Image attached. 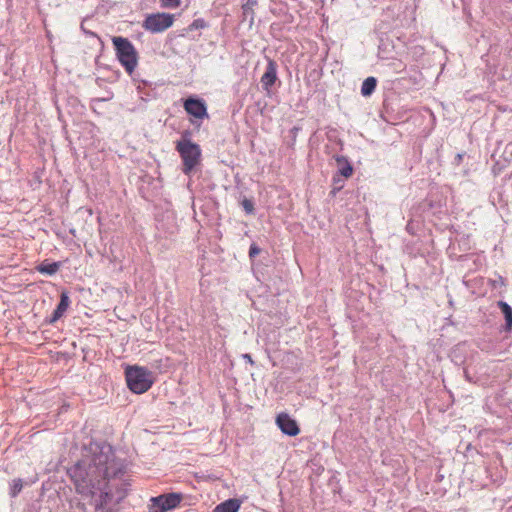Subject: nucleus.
<instances>
[{
	"label": "nucleus",
	"instance_id": "412c9836",
	"mask_svg": "<svg viewBox=\"0 0 512 512\" xmlns=\"http://www.w3.org/2000/svg\"><path fill=\"white\" fill-rule=\"evenodd\" d=\"M161 7L168 9L178 8L181 4V0H160Z\"/></svg>",
	"mask_w": 512,
	"mask_h": 512
},
{
	"label": "nucleus",
	"instance_id": "dca6fc26",
	"mask_svg": "<svg viewBox=\"0 0 512 512\" xmlns=\"http://www.w3.org/2000/svg\"><path fill=\"white\" fill-rule=\"evenodd\" d=\"M376 85H377L376 78H374L372 76L367 77L362 83L361 94L365 97L370 96L375 91Z\"/></svg>",
	"mask_w": 512,
	"mask_h": 512
},
{
	"label": "nucleus",
	"instance_id": "1a4fd4ad",
	"mask_svg": "<svg viewBox=\"0 0 512 512\" xmlns=\"http://www.w3.org/2000/svg\"><path fill=\"white\" fill-rule=\"evenodd\" d=\"M497 306L501 310L504 319H505V325L503 327V330L505 332H511L512 331V307L505 301L500 300L497 302Z\"/></svg>",
	"mask_w": 512,
	"mask_h": 512
},
{
	"label": "nucleus",
	"instance_id": "423d86ee",
	"mask_svg": "<svg viewBox=\"0 0 512 512\" xmlns=\"http://www.w3.org/2000/svg\"><path fill=\"white\" fill-rule=\"evenodd\" d=\"M183 107L187 114L194 117L195 119L202 120L209 117L207 112V105L201 98L190 96L184 100Z\"/></svg>",
	"mask_w": 512,
	"mask_h": 512
},
{
	"label": "nucleus",
	"instance_id": "f03ea898",
	"mask_svg": "<svg viewBox=\"0 0 512 512\" xmlns=\"http://www.w3.org/2000/svg\"><path fill=\"white\" fill-rule=\"evenodd\" d=\"M191 133L185 131L182 133L181 139L176 142V151L179 153L184 174L188 175L198 165L201 158L200 146L190 139Z\"/></svg>",
	"mask_w": 512,
	"mask_h": 512
},
{
	"label": "nucleus",
	"instance_id": "393cba45",
	"mask_svg": "<svg viewBox=\"0 0 512 512\" xmlns=\"http://www.w3.org/2000/svg\"><path fill=\"white\" fill-rule=\"evenodd\" d=\"M64 315V312L62 311H59L57 308L53 311L50 319H49V323H54L56 321H58L62 316Z\"/></svg>",
	"mask_w": 512,
	"mask_h": 512
},
{
	"label": "nucleus",
	"instance_id": "6e6552de",
	"mask_svg": "<svg viewBox=\"0 0 512 512\" xmlns=\"http://www.w3.org/2000/svg\"><path fill=\"white\" fill-rule=\"evenodd\" d=\"M277 80V65L273 60H269L266 66V70L261 77L262 88L269 91L270 88L275 84Z\"/></svg>",
	"mask_w": 512,
	"mask_h": 512
},
{
	"label": "nucleus",
	"instance_id": "2eb2a0df",
	"mask_svg": "<svg viewBox=\"0 0 512 512\" xmlns=\"http://www.w3.org/2000/svg\"><path fill=\"white\" fill-rule=\"evenodd\" d=\"M148 509H149V512H168L169 511L165 505V502L162 500V498L159 495L152 497L150 499Z\"/></svg>",
	"mask_w": 512,
	"mask_h": 512
},
{
	"label": "nucleus",
	"instance_id": "f257e3e1",
	"mask_svg": "<svg viewBox=\"0 0 512 512\" xmlns=\"http://www.w3.org/2000/svg\"><path fill=\"white\" fill-rule=\"evenodd\" d=\"M91 455L70 469V476L79 494L97 497L96 508L119 504L130 487L126 479L127 463L115 455L106 442H91Z\"/></svg>",
	"mask_w": 512,
	"mask_h": 512
},
{
	"label": "nucleus",
	"instance_id": "cd10ccee",
	"mask_svg": "<svg viewBox=\"0 0 512 512\" xmlns=\"http://www.w3.org/2000/svg\"><path fill=\"white\" fill-rule=\"evenodd\" d=\"M243 358H244L247 362H249L251 365H253V364H254V361L252 360V357H251V355H250V354H243Z\"/></svg>",
	"mask_w": 512,
	"mask_h": 512
},
{
	"label": "nucleus",
	"instance_id": "4468645a",
	"mask_svg": "<svg viewBox=\"0 0 512 512\" xmlns=\"http://www.w3.org/2000/svg\"><path fill=\"white\" fill-rule=\"evenodd\" d=\"M258 4V0H243L242 3V15L243 20L249 19L252 24L254 21V7Z\"/></svg>",
	"mask_w": 512,
	"mask_h": 512
},
{
	"label": "nucleus",
	"instance_id": "c756f323",
	"mask_svg": "<svg viewBox=\"0 0 512 512\" xmlns=\"http://www.w3.org/2000/svg\"><path fill=\"white\" fill-rule=\"evenodd\" d=\"M111 97H107V98H98L96 99L95 101H107L109 100Z\"/></svg>",
	"mask_w": 512,
	"mask_h": 512
},
{
	"label": "nucleus",
	"instance_id": "0eeeda50",
	"mask_svg": "<svg viewBox=\"0 0 512 512\" xmlns=\"http://www.w3.org/2000/svg\"><path fill=\"white\" fill-rule=\"evenodd\" d=\"M276 424L285 435L296 436L300 433V428L297 422L287 413H280L276 417Z\"/></svg>",
	"mask_w": 512,
	"mask_h": 512
},
{
	"label": "nucleus",
	"instance_id": "ddd939ff",
	"mask_svg": "<svg viewBox=\"0 0 512 512\" xmlns=\"http://www.w3.org/2000/svg\"><path fill=\"white\" fill-rule=\"evenodd\" d=\"M338 164V174L348 178L353 173V167L345 156L338 155L335 157Z\"/></svg>",
	"mask_w": 512,
	"mask_h": 512
},
{
	"label": "nucleus",
	"instance_id": "c85d7f7f",
	"mask_svg": "<svg viewBox=\"0 0 512 512\" xmlns=\"http://www.w3.org/2000/svg\"><path fill=\"white\" fill-rule=\"evenodd\" d=\"M81 29L84 31V33H86L87 35H90V36H96L95 33L91 32V31H88V29H85L83 25H81Z\"/></svg>",
	"mask_w": 512,
	"mask_h": 512
},
{
	"label": "nucleus",
	"instance_id": "20e7f679",
	"mask_svg": "<svg viewBox=\"0 0 512 512\" xmlns=\"http://www.w3.org/2000/svg\"><path fill=\"white\" fill-rule=\"evenodd\" d=\"M126 382L129 389L136 394L148 391L154 383L150 370L140 366H128L125 370Z\"/></svg>",
	"mask_w": 512,
	"mask_h": 512
},
{
	"label": "nucleus",
	"instance_id": "bb28decb",
	"mask_svg": "<svg viewBox=\"0 0 512 512\" xmlns=\"http://www.w3.org/2000/svg\"><path fill=\"white\" fill-rule=\"evenodd\" d=\"M339 179H337L335 176L333 177V183H334V187H333V190H332V193L333 194H336L338 191H340L343 187V184H340L339 183Z\"/></svg>",
	"mask_w": 512,
	"mask_h": 512
},
{
	"label": "nucleus",
	"instance_id": "a878e982",
	"mask_svg": "<svg viewBox=\"0 0 512 512\" xmlns=\"http://www.w3.org/2000/svg\"><path fill=\"white\" fill-rule=\"evenodd\" d=\"M64 315V312L62 311H59L57 308L53 311L50 319H49V323H54L56 321H58L62 316Z\"/></svg>",
	"mask_w": 512,
	"mask_h": 512
},
{
	"label": "nucleus",
	"instance_id": "b1692460",
	"mask_svg": "<svg viewBox=\"0 0 512 512\" xmlns=\"http://www.w3.org/2000/svg\"><path fill=\"white\" fill-rule=\"evenodd\" d=\"M261 249L258 247L257 244L252 243L249 248V257L254 258L260 253Z\"/></svg>",
	"mask_w": 512,
	"mask_h": 512
},
{
	"label": "nucleus",
	"instance_id": "5701e85b",
	"mask_svg": "<svg viewBox=\"0 0 512 512\" xmlns=\"http://www.w3.org/2000/svg\"><path fill=\"white\" fill-rule=\"evenodd\" d=\"M241 205L244 209V211L247 213V214H253L254 213V203L249 200V199H244L242 202H241Z\"/></svg>",
	"mask_w": 512,
	"mask_h": 512
},
{
	"label": "nucleus",
	"instance_id": "f3484780",
	"mask_svg": "<svg viewBox=\"0 0 512 512\" xmlns=\"http://www.w3.org/2000/svg\"><path fill=\"white\" fill-rule=\"evenodd\" d=\"M146 86H151V84L145 80L141 81V83L137 86V90L140 95V98L144 101H148L154 97L153 93H151V92L146 93L143 91Z\"/></svg>",
	"mask_w": 512,
	"mask_h": 512
},
{
	"label": "nucleus",
	"instance_id": "9b49d317",
	"mask_svg": "<svg viewBox=\"0 0 512 512\" xmlns=\"http://www.w3.org/2000/svg\"><path fill=\"white\" fill-rule=\"evenodd\" d=\"M162 500L165 502L166 507L169 511L177 508L181 501L183 500V495L181 493L171 492L159 495Z\"/></svg>",
	"mask_w": 512,
	"mask_h": 512
},
{
	"label": "nucleus",
	"instance_id": "f8f14e48",
	"mask_svg": "<svg viewBox=\"0 0 512 512\" xmlns=\"http://www.w3.org/2000/svg\"><path fill=\"white\" fill-rule=\"evenodd\" d=\"M241 502L238 499H227L218 504L212 512H238Z\"/></svg>",
	"mask_w": 512,
	"mask_h": 512
},
{
	"label": "nucleus",
	"instance_id": "4be33fe9",
	"mask_svg": "<svg viewBox=\"0 0 512 512\" xmlns=\"http://www.w3.org/2000/svg\"><path fill=\"white\" fill-rule=\"evenodd\" d=\"M207 26L206 22L202 18L195 19L188 27L190 31L197 30V29H203Z\"/></svg>",
	"mask_w": 512,
	"mask_h": 512
},
{
	"label": "nucleus",
	"instance_id": "39448f33",
	"mask_svg": "<svg viewBox=\"0 0 512 512\" xmlns=\"http://www.w3.org/2000/svg\"><path fill=\"white\" fill-rule=\"evenodd\" d=\"M174 16L169 13H153L146 16L142 27L151 33H161L173 25Z\"/></svg>",
	"mask_w": 512,
	"mask_h": 512
},
{
	"label": "nucleus",
	"instance_id": "a211bd4d",
	"mask_svg": "<svg viewBox=\"0 0 512 512\" xmlns=\"http://www.w3.org/2000/svg\"><path fill=\"white\" fill-rule=\"evenodd\" d=\"M70 304V298L67 292H62L60 295V301L57 305V309L62 312H66Z\"/></svg>",
	"mask_w": 512,
	"mask_h": 512
},
{
	"label": "nucleus",
	"instance_id": "aec40b11",
	"mask_svg": "<svg viewBox=\"0 0 512 512\" xmlns=\"http://www.w3.org/2000/svg\"><path fill=\"white\" fill-rule=\"evenodd\" d=\"M157 229H158L159 231L167 232V233H168V234H170V235L174 234V233L177 231V226H176V224H175L174 218H173V217L171 218L170 225H169V227H168L167 229L164 227V225H163V224H159V225L157 226Z\"/></svg>",
	"mask_w": 512,
	"mask_h": 512
},
{
	"label": "nucleus",
	"instance_id": "7ed1b4c3",
	"mask_svg": "<svg viewBox=\"0 0 512 512\" xmlns=\"http://www.w3.org/2000/svg\"><path fill=\"white\" fill-rule=\"evenodd\" d=\"M116 57L125 71L132 75L138 64V52L131 41L121 36L112 38Z\"/></svg>",
	"mask_w": 512,
	"mask_h": 512
},
{
	"label": "nucleus",
	"instance_id": "6ab92c4d",
	"mask_svg": "<svg viewBox=\"0 0 512 512\" xmlns=\"http://www.w3.org/2000/svg\"><path fill=\"white\" fill-rule=\"evenodd\" d=\"M22 488H23L22 479H20V478L14 479L10 486V496L12 498H15L21 492Z\"/></svg>",
	"mask_w": 512,
	"mask_h": 512
},
{
	"label": "nucleus",
	"instance_id": "9d476101",
	"mask_svg": "<svg viewBox=\"0 0 512 512\" xmlns=\"http://www.w3.org/2000/svg\"><path fill=\"white\" fill-rule=\"evenodd\" d=\"M61 266V262H49L48 260H44L38 264L35 269L41 274L52 276L58 272Z\"/></svg>",
	"mask_w": 512,
	"mask_h": 512
}]
</instances>
